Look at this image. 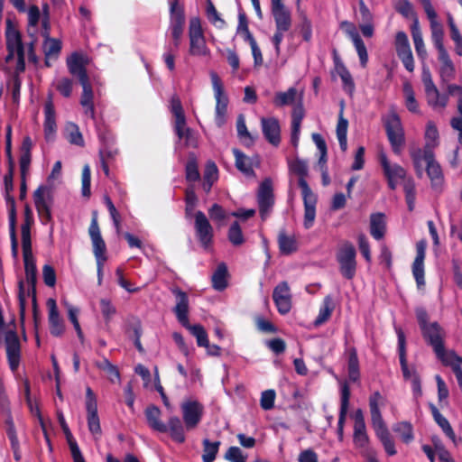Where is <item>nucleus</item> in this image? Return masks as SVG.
Returning <instances> with one entry per match:
<instances>
[{
	"label": "nucleus",
	"mask_w": 462,
	"mask_h": 462,
	"mask_svg": "<svg viewBox=\"0 0 462 462\" xmlns=\"http://www.w3.org/2000/svg\"><path fill=\"white\" fill-rule=\"evenodd\" d=\"M184 431L195 430L202 420L204 406L197 400H188L180 404Z\"/></svg>",
	"instance_id": "nucleus-12"
},
{
	"label": "nucleus",
	"mask_w": 462,
	"mask_h": 462,
	"mask_svg": "<svg viewBox=\"0 0 462 462\" xmlns=\"http://www.w3.org/2000/svg\"><path fill=\"white\" fill-rule=\"evenodd\" d=\"M278 245L282 254L290 255L298 251V242L294 236H288L285 230H281L278 234Z\"/></svg>",
	"instance_id": "nucleus-40"
},
{
	"label": "nucleus",
	"mask_w": 462,
	"mask_h": 462,
	"mask_svg": "<svg viewBox=\"0 0 462 462\" xmlns=\"http://www.w3.org/2000/svg\"><path fill=\"white\" fill-rule=\"evenodd\" d=\"M403 190L408 210L411 212L414 210L416 200V187L412 178L410 177L408 180H405L403 182Z\"/></svg>",
	"instance_id": "nucleus-50"
},
{
	"label": "nucleus",
	"mask_w": 462,
	"mask_h": 462,
	"mask_svg": "<svg viewBox=\"0 0 462 462\" xmlns=\"http://www.w3.org/2000/svg\"><path fill=\"white\" fill-rule=\"evenodd\" d=\"M236 32L239 34H243L244 40L247 42L249 44L254 42H256L249 30L247 17L244 12H241L238 14V25Z\"/></svg>",
	"instance_id": "nucleus-54"
},
{
	"label": "nucleus",
	"mask_w": 462,
	"mask_h": 462,
	"mask_svg": "<svg viewBox=\"0 0 462 462\" xmlns=\"http://www.w3.org/2000/svg\"><path fill=\"white\" fill-rule=\"evenodd\" d=\"M171 111L175 117L174 128H177L178 132H180L181 126L186 125V117L180 99L177 95L171 97Z\"/></svg>",
	"instance_id": "nucleus-43"
},
{
	"label": "nucleus",
	"mask_w": 462,
	"mask_h": 462,
	"mask_svg": "<svg viewBox=\"0 0 462 462\" xmlns=\"http://www.w3.org/2000/svg\"><path fill=\"white\" fill-rule=\"evenodd\" d=\"M350 388L346 383L341 387L340 411L337 421V435L340 440L343 439L344 424L349 408Z\"/></svg>",
	"instance_id": "nucleus-29"
},
{
	"label": "nucleus",
	"mask_w": 462,
	"mask_h": 462,
	"mask_svg": "<svg viewBox=\"0 0 462 462\" xmlns=\"http://www.w3.org/2000/svg\"><path fill=\"white\" fill-rule=\"evenodd\" d=\"M426 163V172L431 181L432 188L439 187L442 184L444 177L439 163L435 160L434 152H428Z\"/></svg>",
	"instance_id": "nucleus-28"
},
{
	"label": "nucleus",
	"mask_w": 462,
	"mask_h": 462,
	"mask_svg": "<svg viewBox=\"0 0 462 462\" xmlns=\"http://www.w3.org/2000/svg\"><path fill=\"white\" fill-rule=\"evenodd\" d=\"M259 213L262 219H265L274 204L272 180L265 179L259 186L257 194Z\"/></svg>",
	"instance_id": "nucleus-20"
},
{
	"label": "nucleus",
	"mask_w": 462,
	"mask_h": 462,
	"mask_svg": "<svg viewBox=\"0 0 462 462\" xmlns=\"http://www.w3.org/2000/svg\"><path fill=\"white\" fill-rule=\"evenodd\" d=\"M379 162L390 189H396L400 180H403V182L405 180H408L406 178V170L397 163L392 164L384 152L379 154Z\"/></svg>",
	"instance_id": "nucleus-15"
},
{
	"label": "nucleus",
	"mask_w": 462,
	"mask_h": 462,
	"mask_svg": "<svg viewBox=\"0 0 462 462\" xmlns=\"http://www.w3.org/2000/svg\"><path fill=\"white\" fill-rule=\"evenodd\" d=\"M384 127L393 152L397 155L401 154L405 137L400 116L396 113L390 114L385 119Z\"/></svg>",
	"instance_id": "nucleus-11"
},
{
	"label": "nucleus",
	"mask_w": 462,
	"mask_h": 462,
	"mask_svg": "<svg viewBox=\"0 0 462 462\" xmlns=\"http://www.w3.org/2000/svg\"><path fill=\"white\" fill-rule=\"evenodd\" d=\"M383 397L378 391L374 392L370 395L369 409L371 414V423L376 437L383 444L387 455L394 456L397 453L395 444L383 419L379 408L380 405H383Z\"/></svg>",
	"instance_id": "nucleus-4"
},
{
	"label": "nucleus",
	"mask_w": 462,
	"mask_h": 462,
	"mask_svg": "<svg viewBox=\"0 0 462 462\" xmlns=\"http://www.w3.org/2000/svg\"><path fill=\"white\" fill-rule=\"evenodd\" d=\"M67 131L69 133L68 134V141L71 144H75V145H78L80 147L84 146V144H85L84 138L82 136V134L79 131V126L76 124L69 123L67 125Z\"/></svg>",
	"instance_id": "nucleus-60"
},
{
	"label": "nucleus",
	"mask_w": 462,
	"mask_h": 462,
	"mask_svg": "<svg viewBox=\"0 0 462 462\" xmlns=\"http://www.w3.org/2000/svg\"><path fill=\"white\" fill-rule=\"evenodd\" d=\"M86 410L88 413V427L94 435L101 434V426L97 414V398L92 389L88 386L86 389Z\"/></svg>",
	"instance_id": "nucleus-18"
},
{
	"label": "nucleus",
	"mask_w": 462,
	"mask_h": 462,
	"mask_svg": "<svg viewBox=\"0 0 462 462\" xmlns=\"http://www.w3.org/2000/svg\"><path fill=\"white\" fill-rule=\"evenodd\" d=\"M272 14L275 23V28L280 31H289L291 27L292 20L289 9L285 5L271 8Z\"/></svg>",
	"instance_id": "nucleus-33"
},
{
	"label": "nucleus",
	"mask_w": 462,
	"mask_h": 462,
	"mask_svg": "<svg viewBox=\"0 0 462 462\" xmlns=\"http://www.w3.org/2000/svg\"><path fill=\"white\" fill-rule=\"evenodd\" d=\"M296 95L297 89L295 88H290L285 92H277L273 99V104L278 107L291 105L296 99Z\"/></svg>",
	"instance_id": "nucleus-51"
},
{
	"label": "nucleus",
	"mask_w": 462,
	"mask_h": 462,
	"mask_svg": "<svg viewBox=\"0 0 462 462\" xmlns=\"http://www.w3.org/2000/svg\"><path fill=\"white\" fill-rule=\"evenodd\" d=\"M354 441L360 447H365L368 443L365 423L354 424Z\"/></svg>",
	"instance_id": "nucleus-64"
},
{
	"label": "nucleus",
	"mask_w": 462,
	"mask_h": 462,
	"mask_svg": "<svg viewBox=\"0 0 462 462\" xmlns=\"http://www.w3.org/2000/svg\"><path fill=\"white\" fill-rule=\"evenodd\" d=\"M171 292L176 297V305L173 311L178 321L187 329L192 336L196 337L197 345L203 347L208 345V337L206 329L200 324L191 325L189 321V297L188 294L179 287L171 289Z\"/></svg>",
	"instance_id": "nucleus-5"
},
{
	"label": "nucleus",
	"mask_w": 462,
	"mask_h": 462,
	"mask_svg": "<svg viewBox=\"0 0 462 462\" xmlns=\"http://www.w3.org/2000/svg\"><path fill=\"white\" fill-rule=\"evenodd\" d=\"M395 51L398 58L402 60L404 68L409 71L414 70V60L407 34L400 31L395 35Z\"/></svg>",
	"instance_id": "nucleus-16"
},
{
	"label": "nucleus",
	"mask_w": 462,
	"mask_h": 462,
	"mask_svg": "<svg viewBox=\"0 0 462 462\" xmlns=\"http://www.w3.org/2000/svg\"><path fill=\"white\" fill-rule=\"evenodd\" d=\"M232 152L235 156V164L237 170L243 172L247 177L254 176L255 172L253 168V159L246 156L242 151H240L237 148H234Z\"/></svg>",
	"instance_id": "nucleus-36"
},
{
	"label": "nucleus",
	"mask_w": 462,
	"mask_h": 462,
	"mask_svg": "<svg viewBox=\"0 0 462 462\" xmlns=\"http://www.w3.org/2000/svg\"><path fill=\"white\" fill-rule=\"evenodd\" d=\"M175 134L179 137L180 140H185V145L189 147H197L198 142L193 134V131L187 127L186 125H182L180 132H178L177 128H174Z\"/></svg>",
	"instance_id": "nucleus-63"
},
{
	"label": "nucleus",
	"mask_w": 462,
	"mask_h": 462,
	"mask_svg": "<svg viewBox=\"0 0 462 462\" xmlns=\"http://www.w3.org/2000/svg\"><path fill=\"white\" fill-rule=\"evenodd\" d=\"M220 444H221L220 441L211 442L208 439H203V441H202V445H203L202 461L203 462H213L216 459V457L218 453Z\"/></svg>",
	"instance_id": "nucleus-48"
},
{
	"label": "nucleus",
	"mask_w": 462,
	"mask_h": 462,
	"mask_svg": "<svg viewBox=\"0 0 462 462\" xmlns=\"http://www.w3.org/2000/svg\"><path fill=\"white\" fill-rule=\"evenodd\" d=\"M448 24L450 29V37L455 42V51L458 56H462V36L451 14H448Z\"/></svg>",
	"instance_id": "nucleus-53"
},
{
	"label": "nucleus",
	"mask_w": 462,
	"mask_h": 462,
	"mask_svg": "<svg viewBox=\"0 0 462 462\" xmlns=\"http://www.w3.org/2000/svg\"><path fill=\"white\" fill-rule=\"evenodd\" d=\"M195 235L204 250H209L214 241V229L205 213L199 210L194 215Z\"/></svg>",
	"instance_id": "nucleus-14"
},
{
	"label": "nucleus",
	"mask_w": 462,
	"mask_h": 462,
	"mask_svg": "<svg viewBox=\"0 0 462 462\" xmlns=\"http://www.w3.org/2000/svg\"><path fill=\"white\" fill-rule=\"evenodd\" d=\"M398 353L401 365V370L403 379L411 381L412 394L415 400L422 396L421 380L415 365H409L406 354V338L404 332L399 328L397 330Z\"/></svg>",
	"instance_id": "nucleus-6"
},
{
	"label": "nucleus",
	"mask_w": 462,
	"mask_h": 462,
	"mask_svg": "<svg viewBox=\"0 0 462 462\" xmlns=\"http://www.w3.org/2000/svg\"><path fill=\"white\" fill-rule=\"evenodd\" d=\"M262 131L264 138L272 145L277 147L281 143V126L275 117H263L261 119Z\"/></svg>",
	"instance_id": "nucleus-24"
},
{
	"label": "nucleus",
	"mask_w": 462,
	"mask_h": 462,
	"mask_svg": "<svg viewBox=\"0 0 462 462\" xmlns=\"http://www.w3.org/2000/svg\"><path fill=\"white\" fill-rule=\"evenodd\" d=\"M403 93L405 96V106L411 113H419V105L415 98V94L412 86L406 82L403 85Z\"/></svg>",
	"instance_id": "nucleus-55"
},
{
	"label": "nucleus",
	"mask_w": 462,
	"mask_h": 462,
	"mask_svg": "<svg viewBox=\"0 0 462 462\" xmlns=\"http://www.w3.org/2000/svg\"><path fill=\"white\" fill-rule=\"evenodd\" d=\"M144 415L152 430L161 433L169 432L171 439L176 443L182 444L185 442L184 427L178 416H171L167 423H164L161 420L162 411L160 408L153 404L146 407Z\"/></svg>",
	"instance_id": "nucleus-3"
},
{
	"label": "nucleus",
	"mask_w": 462,
	"mask_h": 462,
	"mask_svg": "<svg viewBox=\"0 0 462 462\" xmlns=\"http://www.w3.org/2000/svg\"><path fill=\"white\" fill-rule=\"evenodd\" d=\"M386 233L385 215L381 212L370 216V234L375 240L383 238Z\"/></svg>",
	"instance_id": "nucleus-35"
},
{
	"label": "nucleus",
	"mask_w": 462,
	"mask_h": 462,
	"mask_svg": "<svg viewBox=\"0 0 462 462\" xmlns=\"http://www.w3.org/2000/svg\"><path fill=\"white\" fill-rule=\"evenodd\" d=\"M393 430L395 433H398L402 440L406 444L411 443L414 439L413 427L411 422H397L393 426Z\"/></svg>",
	"instance_id": "nucleus-47"
},
{
	"label": "nucleus",
	"mask_w": 462,
	"mask_h": 462,
	"mask_svg": "<svg viewBox=\"0 0 462 462\" xmlns=\"http://www.w3.org/2000/svg\"><path fill=\"white\" fill-rule=\"evenodd\" d=\"M334 309L335 304L332 297L330 295L326 296L319 310V314L314 320V325L318 327L327 322L331 317Z\"/></svg>",
	"instance_id": "nucleus-41"
},
{
	"label": "nucleus",
	"mask_w": 462,
	"mask_h": 462,
	"mask_svg": "<svg viewBox=\"0 0 462 462\" xmlns=\"http://www.w3.org/2000/svg\"><path fill=\"white\" fill-rule=\"evenodd\" d=\"M236 130L238 137L243 140L245 145L251 146L254 143V139L247 130L244 115L240 114L236 120Z\"/></svg>",
	"instance_id": "nucleus-52"
},
{
	"label": "nucleus",
	"mask_w": 462,
	"mask_h": 462,
	"mask_svg": "<svg viewBox=\"0 0 462 462\" xmlns=\"http://www.w3.org/2000/svg\"><path fill=\"white\" fill-rule=\"evenodd\" d=\"M210 79L216 99L215 123L218 127H222L226 121L228 97L225 93L221 79L215 71L210 72Z\"/></svg>",
	"instance_id": "nucleus-10"
},
{
	"label": "nucleus",
	"mask_w": 462,
	"mask_h": 462,
	"mask_svg": "<svg viewBox=\"0 0 462 462\" xmlns=\"http://www.w3.org/2000/svg\"><path fill=\"white\" fill-rule=\"evenodd\" d=\"M227 237L229 242L235 245L239 246L245 242L244 235L241 226L237 221H235L229 227Z\"/></svg>",
	"instance_id": "nucleus-59"
},
{
	"label": "nucleus",
	"mask_w": 462,
	"mask_h": 462,
	"mask_svg": "<svg viewBox=\"0 0 462 462\" xmlns=\"http://www.w3.org/2000/svg\"><path fill=\"white\" fill-rule=\"evenodd\" d=\"M218 170L215 162H208L206 165L203 176L202 188L206 193L211 190L215 181L217 180Z\"/></svg>",
	"instance_id": "nucleus-46"
},
{
	"label": "nucleus",
	"mask_w": 462,
	"mask_h": 462,
	"mask_svg": "<svg viewBox=\"0 0 462 462\" xmlns=\"http://www.w3.org/2000/svg\"><path fill=\"white\" fill-rule=\"evenodd\" d=\"M184 6L179 4V0H171L170 6V29L173 39L174 48L177 50L180 44L185 26Z\"/></svg>",
	"instance_id": "nucleus-13"
},
{
	"label": "nucleus",
	"mask_w": 462,
	"mask_h": 462,
	"mask_svg": "<svg viewBox=\"0 0 462 462\" xmlns=\"http://www.w3.org/2000/svg\"><path fill=\"white\" fill-rule=\"evenodd\" d=\"M88 234L92 241L93 254L96 259H107L106 245L101 236L97 223V212L93 211Z\"/></svg>",
	"instance_id": "nucleus-21"
},
{
	"label": "nucleus",
	"mask_w": 462,
	"mask_h": 462,
	"mask_svg": "<svg viewBox=\"0 0 462 462\" xmlns=\"http://www.w3.org/2000/svg\"><path fill=\"white\" fill-rule=\"evenodd\" d=\"M86 65L87 60L81 54L78 52L72 53L71 56L67 60V66L69 73L77 77L79 82L89 79Z\"/></svg>",
	"instance_id": "nucleus-26"
},
{
	"label": "nucleus",
	"mask_w": 462,
	"mask_h": 462,
	"mask_svg": "<svg viewBox=\"0 0 462 462\" xmlns=\"http://www.w3.org/2000/svg\"><path fill=\"white\" fill-rule=\"evenodd\" d=\"M189 49L191 56L208 57L210 50L207 46L205 35L199 17H192L189 24Z\"/></svg>",
	"instance_id": "nucleus-9"
},
{
	"label": "nucleus",
	"mask_w": 462,
	"mask_h": 462,
	"mask_svg": "<svg viewBox=\"0 0 462 462\" xmlns=\"http://www.w3.org/2000/svg\"><path fill=\"white\" fill-rule=\"evenodd\" d=\"M435 147L434 143H426L422 149L418 148L416 150H413L411 152V157L413 162L414 170L416 172V175L419 178H421L423 175V165L422 162H425L428 163L429 160L427 158V152H434L433 149Z\"/></svg>",
	"instance_id": "nucleus-31"
},
{
	"label": "nucleus",
	"mask_w": 462,
	"mask_h": 462,
	"mask_svg": "<svg viewBox=\"0 0 462 462\" xmlns=\"http://www.w3.org/2000/svg\"><path fill=\"white\" fill-rule=\"evenodd\" d=\"M430 31H431V41L434 45V47L438 51V54H441L444 52H448L444 43V31L443 26L439 22H432L430 23Z\"/></svg>",
	"instance_id": "nucleus-45"
},
{
	"label": "nucleus",
	"mask_w": 462,
	"mask_h": 462,
	"mask_svg": "<svg viewBox=\"0 0 462 462\" xmlns=\"http://www.w3.org/2000/svg\"><path fill=\"white\" fill-rule=\"evenodd\" d=\"M49 310V326L50 332L53 337H61L65 330L63 319L60 318L56 300L52 298L47 300Z\"/></svg>",
	"instance_id": "nucleus-25"
},
{
	"label": "nucleus",
	"mask_w": 462,
	"mask_h": 462,
	"mask_svg": "<svg viewBox=\"0 0 462 462\" xmlns=\"http://www.w3.org/2000/svg\"><path fill=\"white\" fill-rule=\"evenodd\" d=\"M96 131L100 147L116 144V137L111 129L104 122H96Z\"/></svg>",
	"instance_id": "nucleus-44"
},
{
	"label": "nucleus",
	"mask_w": 462,
	"mask_h": 462,
	"mask_svg": "<svg viewBox=\"0 0 462 462\" xmlns=\"http://www.w3.org/2000/svg\"><path fill=\"white\" fill-rule=\"evenodd\" d=\"M415 314L425 343L432 348L437 358L443 365H448L445 348L447 332L445 328L438 321L430 322L429 314L422 307L417 308Z\"/></svg>",
	"instance_id": "nucleus-2"
},
{
	"label": "nucleus",
	"mask_w": 462,
	"mask_h": 462,
	"mask_svg": "<svg viewBox=\"0 0 462 462\" xmlns=\"http://www.w3.org/2000/svg\"><path fill=\"white\" fill-rule=\"evenodd\" d=\"M411 33L412 36L413 43L415 51L417 53V56L420 60H421L422 62L427 59L428 53L427 50L423 42L422 38V32L420 28V23L415 21L414 23H411Z\"/></svg>",
	"instance_id": "nucleus-39"
},
{
	"label": "nucleus",
	"mask_w": 462,
	"mask_h": 462,
	"mask_svg": "<svg viewBox=\"0 0 462 462\" xmlns=\"http://www.w3.org/2000/svg\"><path fill=\"white\" fill-rule=\"evenodd\" d=\"M24 263L25 278L29 286H36L37 267L35 259L32 255V245L22 246Z\"/></svg>",
	"instance_id": "nucleus-27"
},
{
	"label": "nucleus",
	"mask_w": 462,
	"mask_h": 462,
	"mask_svg": "<svg viewBox=\"0 0 462 462\" xmlns=\"http://www.w3.org/2000/svg\"><path fill=\"white\" fill-rule=\"evenodd\" d=\"M5 343L10 369L14 372L19 366L21 357V345L15 330L10 329L5 332Z\"/></svg>",
	"instance_id": "nucleus-17"
},
{
	"label": "nucleus",
	"mask_w": 462,
	"mask_h": 462,
	"mask_svg": "<svg viewBox=\"0 0 462 462\" xmlns=\"http://www.w3.org/2000/svg\"><path fill=\"white\" fill-rule=\"evenodd\" d=\"M34 224L33 213L31 207L25 204L23 210V222L21 226L22 246L32 245L31 228Z\"/></svg>",
	"instance_id": "nucleus-32"
},
{
	"label": "nucleus",
	"mask_w": 462,
	"mask_h": 462,
	"mask_svg": "<svg viewBox=\"0 0 462 462\" xmlns=\"http://www.w3.org/2000/svg\"><path fill=\"white\" fill-rule=\"evenodd\" d=\"M6 50H14L17 52L24 51V46L20 32L14 28L10 20L6 21L5 30Z\"/></svg>",
	"instance_id": "nucleus-30"
},
{
	"label": "nucleus",
	"mask_w": 462,
	"mask_h": 462,
	"mask_svg": "<svg viewBox=\"0 0 462 462\" xmlns=\"http://www.w3.org/2000/svg\"><path fill=\"white\" fill-rule=\"evenodd\" d=\"M336 71L342 80L344 89L352 94L355 90V82L347 68L345 65H340Z\"/></svg>",
	"instance_id": "nucleus-58"
},
{
	"label": "nucleus",
	"mask_w": 462,
	"mask_h": 462,
	"mask_svg": "<svg viewBox=\"0 0 462 462\" xmlns=\"http://www.w3.org/2000/svg\"><path fill=\"white\" fill-rule=\"evenodd\" d=\"M81 193L83 197L89 198L91 195V170L88 164H85L81 173Z\"/></svg>",
	"instance_id": "nucleus-62"
},
{
	"label": "nucleus",
	"mask_w": 462,
	"mask_h": 462,
	"mask_svg": "<svg viewBox=\"0 0 462 462\" xmlns=\"http://www.w3.org/2000/svg\"><path fill=\"white\" fill-rule=\"evenodd\" d=\"M341 275L352 280L356 273V250L350 241H344L336 254Z\"/></svg>",
	"instance_id": "nucleus-7"
},
{
	"label": "nucleus",
	"mask_w": 462,
	"mask_h": 462,
	"mask_svg": "<svg viewBox=\"0 0 462 462\" xmlns=\"http://www.w3.org/2000/svg\"><path fill=\"white\" fill-rule=\"evenodd\" d=\"M346 352L347 356L348 378L351 382L356 383L360 378V366L357 350L355 346H350Z\"/></svg>",
	"instance_id": "nucleus-38"
},
{
	"label": "nucleus",
	"mask_w": 462,
	"mask_h": 462,
	"mask_svg": "<svg viewBox=\"0 0 462 462\" xmlns=\"http://www.w3.org/2000/svg\"><path fill=\"white\" fill-rule=\"evenodd\" d=\"M34 206L42 225L52 221L51 206L54 201L52 189L40 185L32 194Z\"/></svg>",
	"instance_id": "nucleus-8"
},
{
	"label": "nucleus",
	"mask_w": 462,
	"mask_h": 462,
	"mask_svg": "<svg viewBox=\"0 0 462 462\" xmlns=\"http://www.w3.org/2000/svg\"><path fill=\"white\" fill-rule=\"evenodd\" d=\"M44 137L47 142L54 139L57 125H56V113L54 105L52 102L51 95L49 96L48 99L44 104Z\"/></svg>",
	"instance_id": "nucleus-23"
},
{
	"label": "nucleus",
	"mask_w": 462,
	"mask_h": 462,
	"mask_svg": "<svg viewBox=\"0 0 462 462\" xmlns=\"http://www.w3.org/2000/svg\"><path fill=\"white\" fill-rule=\"evenodd\" d=\"M288 169L290 173L298 176V185L301 189L304 205L303 226L306 229H310L315 221L318 197L307 182V177L309 176L308 162L296 157L294 160H288Z\"/></svg>",
	"instance_id": "nucleus-1"
},
{
	"label": "nucleus",
	"mask_w": 462,
	"mask_h": 462,
	"mask_svg": "<svg viewBox=\"0 0 462 462\" xmlns=\"http://www.w3.org/2000/svg\"><path fill=\"white\" fill-rule=\"evenodd\" d=\"M438 60L441 63L439 68L441 80L448 85L449 82L455 79V65L449 57L448 52L438 54Z\"/></svg>",
	"instance_id": "nucleus-34"
},
{
	"label": "nucleus",
	"mask_w": 462,
	"mask_h": 462,
	"mask_svg": "<svg viewBox=\"0 0 462 462\" xmlns=\"http://www.w3.org/2000/svg\"><path fill=\"white\" fill-rule=\"evenodd\" d=\"M186 180L189 182H194L200 179L197 159L194 154L189 157L185 166Z\"/></svg>",
	"instance_id": "nucleus-56"
},
{
	"label": "nucleus",
	"mask_w": 462,
	"mask_h": 462,
	"mask_svg": "<svg viewBox=\"0 0 462 462\" xmlns=\"http://www.w3.org/2000/svg\"><path fill=\"white\" fill-rule=\"evenodd\" d=\"M427 243L420 240L416 245V256L412 263L411 271L419 290L425 286L424 260L426 256Z\"/></svg>",
	"instance_id": "nucleus-22"
},
{
	"label": "nucleus",
	"mask_w": 462,
	"mask_h": 462,
	"mask_svg": "<svg viewBox=\"0 0 462 462\" xmlns=\"http://www.w3.org/2000/svg\"><path fill=\"white\" fill-rule=\"evenodd\" d=\"M394 9L406 19H411L412 23L419 22L411 3L409 0H398L394 5Z\"/></svg>",
	"instance_id": "nucleus-49"
},
{
	"label": "nucleus",
	"mask_w": 462,
	"mask_h": 462,
	"mask_svg": "<svg viewBox=\"0 0 462 462\" xmlns=\"http://www.w3.org/2000/svg\"><path fill=\"white\" fill-rule=\"evenodd\" d=\"M228 271L226 263H221L217 265L212 275V286L217 291H223L227 287Z\"/></svg>",
	"instance_id": "nucleus-42"
},
{
	"label": "nucleus",
	"mask_w": 462,
	"mask_h": 462,
	"mask_svg": "<svg viewBox=\"0 0 462 462\" xmlns=\"http://www.w3.org/2000/svg\"><path fill=\"white\" fill-rule=\"evenodd\" d=\"M273 300L281 315H286L291 311L292 306L291 294L287 282H281L274 287Z\"/></svg>",
	"instance_id": "nucleus-19"
},
{
	"label": "nucleus",
	"mask_w": 462,
	"mask_h": 462,
	"mask_svg": "<svg viewBox=\"0 0 462 462\" xmlns=\"http://www.w3.org/2000/svg\"><path fill=\"white\" fill-rule=\"evenodd\" d=\"M430 409L435 422L441 428L446 436L457 446V442L456 434L449 421L439 412V409L433 403H430Z\"/></svg>",
	"instance_id": "nucleus-37"
},
{
	"label": "nucleus",
	"mask_w": 462,
	"mask_h": 462,
	"mask_svg": "<svg viewBox=\"0 0 462 462\" xmlns=\"http://www.w3.org/2000/svg\"><path fill=\"white\" fill-rule=\"evenodd\" d=\"M207 16L211 23H213L215 26L222 28L226 25V22L224 19H222L217 11L215 5L211 2V0H208L207 2Z\"/></svg>",
	"instance_id": "nucleus-61"
},
{
	"label": "nucleus",
	"mask_w": 462,
	"mask_h": 462,
	"mask_svg": "<svg viewBox=\"0 0 462 462\" xmlns=\"http://www.w3.org/2000/svg\"><path fill=\"white\" fill-rule=\"evenodd\" d=\"M298 29L302 36V40L306 42H310L312 39V23L303 12L300 13V22L298 24Z\"/></svg>",
	"instance_id": "nucleus-57"
}]
</instances>
